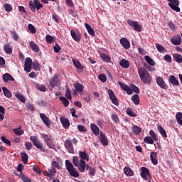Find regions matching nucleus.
Here are the masks:
<instances>
[{"mask_svg": "<svg viewBox=\"0 0 182 182\" xmlns=\"http://www.w3.org/2000/svg\"><path fill=\"white\" fill-rule=\"evenodd\" d=\"M138 74L142 83L151 85L152 82V77L149 73L144 68L138 69Z\"/></svg>", "mask_w": 182, "mask_h": 182, "instance_id": "obj_1", "label": "nucleus"}, {"mask_svg": "<svg viewBox=\"0 0 182 182\" xmlns=\"http://www.w3.org/2000/svg\"><path fill=\"white\" fill-rule=\"evenodd\" d=\"M30 141H32L33 146H35L38 149L41 150L42 152H48V150L44 147V144L42 142H41L38 136H31Z\"/></svg>", "mask_w": 182, "mask_h": 182, "instance_id": "obj_2", "label": "nucleus"}, {"mask_svg": "<svg viewBox=\"0 0 182 182\" xmlns=\"http://www.w3.org/2000/svg\"><path fill=\"white\" fill-rule=\"evenodd\" d=\"M65 166L66 169L69 172L70 175L74 178H78L79 177V173L78 171L74 168L73 165L69 160L65 161Z\"/></svg>", "mask_w": 182, "mask_h": 182, "instance_id": "obj_3", "label": "nucleus"}, {"mask_svg": "<svg viewBox=\"0 0 182 182\" xmlns=\"http://www.w3.org/2000/svg\"><path fill=\"white\" fill-rule=\"evenodd\" d=\"M42 139H43V141L46 146L51 149H55V144H53V141L51 139V136L48 134H42Z\"/></svg>", "mask_w": 182, "mask_h": 182, "instance_id": "obj_4", "label": "nucleus"}, {"mask_svg": "<svg viewBox=\"0 0 182 182\" xmlns=\"http://www.w3.org/2000/svg\"><path fill=\"white\" fill-rule=\"evenodd\" d=\"M128 25L136 32H141L143 27L141 24H139L137 21H133L132 20H127Z\"/></svg>", "mask_w": 182, "mask_h": 182, "instance_id": "obj_5", "label": "nucleus"}, {"mask_svg": "<svg viewBox=\"0 0 182 182\" xmlns=\"http://www.w3.org/2000/svg\"><path fill=\"white\" fill-rule=\"evenodd\" d=\"M29 7L32 11L35 12L36 8L37 10L43 9V4H41V1H39V0H33V1H31L29 2Z\"/></svg>", "mask_w": 182, "mask_h": 182, "instance_id": "obj_6", "label": "nucleus"}, {"mask_svg": "<svg viewBox=\"0 0 182 182\" xmlns=\"http://www.w3.org/2000/svg\"><path fill=\"white\" fill-rule=\"evenodd\" d=\"M168 2V6H170V8L176 11V12H180L181 9H180V1L179 0H167Z\"/></svg>", "mask_w": 182, "mask_h": 182, "instance_id": "obj_7", "label": "nucleus"}, {"mask_svg": "<svg viewBox=\"0 0 182 182\" xmlns=\"http://www.w3.org/2000/svg\"><path fill=\"white\" fill-rule=\"evenodd\" d=\"M140 176L146 181H148V178L151 177V173L148 168L142 166L141 168Z\"/></svg>", "mask_w": 182, "mask_h": 182, "instance_id": "obj_8", "label": "nucleus"}, {"mask_svg": "<svg viewBox=\"0 0 182 182\" xmlns=\"http://www.w3.org/2000/svg\"><path fill=\"white\" fill-rule=\"evenodd\" d=\"M99 141L101 142L102 146H108L109 144V140L106 135L103 133V132H100V136L98 137Z\"/></svg>", "mask_w": 182, "mask_h": 182, "instance_id": "obj_9", "label": "nucleus"}, {"mask_svg": "<svg viewBox=\"0 0 182 182\" xmlns=\"http://www.w3.org/2000/svg\"><path fill=\"white\" fill-rule=\"evenodd\" d=\"M156 84H158V86H159L163 90L168 89V85L166 84L163 77L161 76L156 77Z\"/></svg>", "mask_w": 182, "mask_h": 182, "instance_id": "obj_10", "label": "nucleus"}, {"mask_svg": "<svg viewBox=\"0 0 182 182\" xmlns=\"http://www.w3.org/2000/svg\"><path fill=\"white\" fill-rule=\"evenodd\" d=\"M118 85L121 87V88L127 92V95H133V90L128 86L127 84H124L121 81L118 82Z\"/></svg>", "mask_w": 182, "mask_h": 182, "instance_id": "obj_11", "label": "nucleus"}, {"mask_svg": "<svg viewBox=\"0 0 182 182\" xmlns=\"http://www.w3.org/2000/svg\"><path fill=\"white\" fill-rule=\"evenodd\" d=\"M40 118L41 119V120L43 121V122L46 127H50L52 122L50 118H48L45 114L41 113Z\"/></svg>", "mask_w": 182, "mask_h": 182, "instance_id": "obj_12", "label": "nucleus"}, {"mask_svg": "<svg viewBox=\"0 0 182 182\" xmlns=\"http://www.w3.org/2000/svg\"><path fill=\"white\" fill-rule=\"evenodd\" d=\"M108 96H109V99H111V101L113 104H114L115 105H119V101L116 97L114 92L111 89L108 90Z\"/></svg>", "mask_w": 182, "mask_h": 182, "instance_id": "obj_13", "label": "nucleus"}, {"mask_svg": "<svg viewBox=\"0 0 182 182\" xmlns=\"http://www.w3.org/2000/svg\"><path fill=\"white\" fill-rule=\"evenodd\" d=\"M32 64L33 63L31 58H27L25 61V71H26L27 73H30L31 71Z\"/></svg>", "mask_w": 182, "mask_h": 182, "instance_id": "obj_14", "label": "nucleus"}, {"mask_svg": "<svg viewBox=\"0 0 182 182\" xmlns=\"http://www.w3.org/2000/svg\"><path fill=\"white\" fill-rule=\"evenodd\" d=\"M60 122H61V124H63V127H64V129H68L70 126V123L69 119H68V118L65 117H61L60 118Z\"/></svg>", "mask_w": 182, "mask_h": 182, "instance_id": "obj_15", "label": "nucleus"}, {"mask_svg": "<svg viewBox=\"0 0 182 182\" xmlns=\"http://www.w3.org/2000/svg\"><path fill=\"white\" fill-rule=\"evenodd\" d=\"M2 79L5 82H8L9 81H12V82L15 81V78L11 74H9V73H6L5 74H3Z\"/></svg>", "mask_w": 182, "mask_h": 182, "instance_id": "obj_16", "label": "nucleus"}, {"mask_svg": "<svg viewBox=\"0 0 182 182\" xmlns=\"http://www.w3.org/2000/svg\"><path fill=\"white\" fill-rule=\"evenodd\" d=\"M171 41L173 46H180L181 44V36L178 35L176 37H173Z\"/></svg>", "mask_w": 182, "mask_h": 182, "instance_id": "obj_17", "label": "nucleus"}, {"mask_svg": "<svg viewBox=\"0 0 182 182\" xmlns=\"http://www.w3.org/2000/svg\"><path fill=\"white\" fill-rule=\"evenodd\" d=\"M64 146L69 150L70 153L73 151L74 147L73 142L70 139H67L65 142H64Z\"/></svg>", "mask_w": 182, "mask_h": 182, "instance_id": "obj_18", "label": "nucleus"}, {"mask_svg": "<svg viewBox=\"0 0 182 182\" xmlns=\"http://www.w3.org/2000/svg\"><path fill=\"white\" fill-rule=\"evenodd\" d=\"M150 159L154 166H156L158 164V156H157V153L156 152H151L150 154Z\"/></svg>", "mask_w": 182, "mask_h": 182, "instance_id": "obj_19", "label": "nucleus"}, {"mask_svg": "<svg viewBox=\"0 0 182 182\" xmlns=\"http://www.w3.org/2000/svg\"><path fill=\"white\" fill-rule=\"evenodd\" d=\"M50 87L54 88L58 85V78L57 75H54L49 81Z\"/></svg>", "mask_w": 182, "mask_h": 182, "instance_id": "obj_20", "label": "nucleus"}, {"mask_svg": "<svg viewBox=\"0 0 182 182\" xmlns=\"http://www.w3.org/2000/svg\"><path fill=\"white\" fill-rule=\"evenodd\" d=\"M120 44L124 49H129L130 48V43L127 38H122L120 39Z\"/></svg>", "mask_w": 182, "mask_h": 182, "instance_id": "obj_21", "label": "nucleus"}, {"mask_svg": "<svg viewBox=\"0 0 182 182\" xmlns=\"http://www.w3.org/2000/svg\"><path fill=\"white\" fill-rule=\"evenodd\" d=\"M91 130L92 132L95 135V136H99L100 135V128L98 127L97 125H96L94 123H92L90 124Z\"/></svg>", "mask_w": 182, "mask_h": 182, "instance_id": "obj_22", "label": "nucleus"}, {"mask_svg": "<svg viewBox=\"0 0 182 182\" xmlns=\"http://www.w3.org/2000/svg\"><path fill=\"white\" fill-rule=\"evenodd\" d=\"M79 156L80 159H82L81 160H86L87 161H90V156L89 154H87L86 151H79Z\"/></svg>", "mask_w": 182, "mask_h": 182, "instance_id": "obj_23", "label": "nucleus"}, {"mask_svg": "<svg viewBox=\"0 0 182 182\" xmlns=\"http://www.w3.org/2000/svg\"><path fill=\"white\" fill-rule=\"evenodd\" d=\"M71 36L73 39L76 42H80L81 39V35L80 33H76L73 30L70 31Z\"/></svg>", "mask_w": 182, "mask_h": 182, "instance_id": "obj_24", "label": "nucleus"}, {"mask_svg": "<svg viewBox=\"0 0 182 182\" xmlns=\"http://www.w3.org/2000/svg\"><path fill=\"white\" fill-rule=\"evenodd\" d=\"M79 169V171L81 173H84L86 170V162H85L83 160H80V164H78V166H77Z\"/></svg>", "mask_w": 182, "mask_h": 182, "instance_id": "obj_25", "label": "nucleus"}, {"mask_svg": "<svg viewBox=\"0 0 182 182\" xmlns=\"http://www.w3.org/2000/svg\"><path fill=\"white\" fill-rule=\"evenodd\" d=\"M73 63L75 65V67L80 71L82 72L84 70V67L81 65L79 60H73Z\"/></svg>", "mask_w": 182, "mask_h": 182, "instance_id": "obj_26", "label": "nucleus"}, {"mask_svg": "<svg viewBox=\"0 0 182 182\" xmlns=\"http://www.w3.org/2000/svg\"><path fill=\"white\" fill-rule=\"evenodd\" d=\"M169 82L173 86L178 87L180 85V82H178V80L176 79V76L174 75H170Z\"/></svg>", "mask_w": 182, "mask_h": 182, "instance_id": "obj_27", "label": "nucleus"}, {"mask_svg": "<svg viewBox=\"0 0 182 182\" xmlns=\"http://www.w3.org/2000/svg\"><path fill=\"white\" fill-rule=\"evenodd\" d=\"M132 132L135 135H139L142 132V128L138 125H134L132 127Z\"/></svg>", "mask_w": 182, "mask_h": 182, "instance_id": "obj_28", "label": "nucleus"}, {"mask_svg": "<svg viewBox=\"0 0 182 182\" xmlns=\"http://www.w3.org/2000/svg\"><path fill=\"white\" fill-rule=\"evenodd\" d=\"M56 173L55 168H51L48 171H45V176H47L49 178L54 177L55 174Z\"/></svg>", "mask_w": 182, "mask_h": 182, "instance_id": "obj_29", "label": "nucleus"}, {"mask_svg": "<svg viewBox=\"0 0 182 182\" xmlns=\"http://www.w3.org/2000/svg\"><path fill=\"white\" fill-rule=\"evenodd\" d=\"M85 28L88 32V33L92 36V37H95V30L92 28V27L91 26H90V24L87 23H85Z\"/></svg>", "mask_w": 182, "mask_h": 182, "instance_id": "obj_30", "label": "nucleus"}, {"mask_svg": "<svg viewBox=\"0 0 182 182\" xmlns=\"http://www.w3.org/2000/svg\"><path fill=\"white\" fill-rule=\"evenodd\" d=\"M124 172L128 177H131L134 175V172L131 169V168H129V166H125V168H124Z\"/></svg>", "mask_w": 182, "mask_h": 182, "instance_id": "obj_31", "label": "nucleus"}, {"mask_svg": "<svg viewBox=\"0 0 182 182\" xmlns=\"http://www.w3.org/2000/svg\"><path fill=\"white\" fill-rule=\"evenodd\" d=\"M158 132L161 134L163 138L167 139L168 135L166 134V130L163 128L162 126L158 125Z\"/></svg>", "mask_w": 182, "mask_h": 182, "instance_id": "obj_32", "label": "nucleus"}, {"mask_svg": "<svg viewBox=\"0 0 182 182\" xmlns=\"http://www.w3.org/2000/svg\"><path fill=\"white\" fill-rule=\"evenodd\" d=\"M4 50L7 54H11L13 52L12 46L9 43H6L4 46Z\"/></svg>", "mask_w": 182, "mask_h": 182, "instance_id": "obj_33", "label": "nucleus"}, {"mask_svg": "<svg viewBox=\"0 0 182 182\" xmlns=\"http://www.w3.org/2000/svg\"><path fill=\"white\" fill-rule=\"evenodd\" d=\"M2 91H3L4 96L6 97H8V99H10L11 97H12V94L7 87H2Z\"/></svg>", "mask_w": 182, "mask_h": 182, "instance_id": "obj_34", "label": "nucleus"}, {"mask_svg": "<svg viewBox=\"0 0 182 182\" xmlns=\"http://www.w3.org/2000/svg\"><path fill=\"white\" fill-rule=\"evenodd\" d=\"M132 100L134 105H139L140 104V97L138 94H135L132 96Z\"/></svg>", "mask_w": 182, "mask_h": 182, "instance_id": "obj_35", "label": "nucleus"}, {"mask_svg": "<svg viewBox=\"0 0 182 182\" xmlns=\"http://www.w3.org/2000/svg\"><path fill=\"white\" fill-rule=\"evenodd\" d=\"M29 46L33 52H39V50H41L38 44L35 43L33 41H31Z\"/></svg>", "mask_w": 182, "mask_h": 182, "instance_id": "obj_36", "label": "nucleus"}, {"mask_svg": "<svg viewBox=\"0 0 182 182\" xmlns=\"http://www.w3.org/2000/svg\"><path fill=\"white\" fill-rule=\"evenodd\" d=\"M13 132L17 136H22L24 134V131L21 129V126L18 128L13 129Z\"/></svg>", "mask_w": 182, "mask_h": 182, "instance_id": "obj_37", "label": "nucleus"}, {"mask_svg": "<svg viewBox=\"0 0 182 182\" xmlns=\"http://www.w3.org/2000/svg\"><path fill=\"white\" fill-rule=\"evenodd\" d=\"M144 59L149 65H151V66L156 65L155 61L151 57H149L148 55H145Z\"/></svg>", "mask_w": 182, "mask_h": 182, "instance_id": "obj_38", "label": "nucleus"}, {"mask_svg": "<svg viewBox=\"0 0 182 182\" xmlns=\"http://www.w3.org/2000/svg\"><path fill=\"white\" fill-rule=\"evenodd\" d=\"M144 142L146 144H154V139L150 136H146L144 138Z\"/></svg>", "mask_w": 182, "mask_h": 182, "instance_id": "obj_39", "label": "nucleus"}, {"mask_svg": "<svg viewBox=\"0 0 182 182\" xmlns=\"http://www.w3.org/2000/svg\"><path fill=\"white\" fill-rule=\"evenodd\" d=\"M120 66L124 69H127L129 67V63L128 60L122 59L119 63Z\"/></svg>", "mask_w": 182, "mask_h": 182, "instance_id": "obj_40", "label": "nucleus"}, {"mask_svg": "<svg viewBox=\"0 0 182 182\" xmlns=\"http://www.w3.org/2000/svg\"><path fill=\"white\" fill-rule=\"evenodd\" d=\"M35 87L40 92H46V87L43 85L36 83Z\"/></svg>", "mask_w": 182, "mask_h": 182, "instance_id": "obj_41", "label": "nucleus"}, {"mask_svg": "<svg viewBox=\"0 0 182 182\" xmlns=\"http://www.w3.org/2000/svg\"><path fill=\"white\" fill-rule=\"evenodd\" d=\"M149 134L150 137L151 139H153L154 141H159L158 136L153 129H151L149 131Z\"/></svg>", "mask_w": 182, "mask_h": 182, "instance_id": "obj_42", "label": "nucleus"}, {"mask_svg": "<svg viewBox=\"0 0 182 182\" xmlns=\"http://www.w3.org/2000/svg\"><path fill=\"white\" fill-rule=\"evenodd\" d=\"M173 58L174 60H176L178 63H182V56L181 55L178 53H173Z\"/></svg>", "mask_w": 182, "mask_h": 182, "instance_id": "obj_43", "label": "nucleus"}, {"mask_svg": "<svg viewBox=\"0 0 182 182\" xmlns=\"http://www.w3.org/2000/svg\"><path fill=\"white\" fill-rule=\"evenodd\" d=\"M176 119L178 125L182 126V113L178 112L176 114Z\"/></svg>", "mask_w": 182, "mask_h": 182, "instance_id": "obj_44", "label": "nucleus"}, {"mask_svg": "<svg viewBox=\"0 0 182 182\" xmlns=\"http://www.w3.org/2000/svg\"><path fill=\"white\" fill-rule=\"evenodd\" d=\"M33 68V70L36 71H39L41 70V65H39V63L37 60H34L31 65Z\"/></svg>", "mask_w": 182, "mask_h": 182, "instance_id": "obj_45", "label": "nucleus"}, {"mask_svg": "<svg viewBox=\"0 0 182 182\" xmlns=\"http://www.w3.org/2000/svg\"><path fill=\"white\" fill-rule=\"evenodd\" d=\"M19 178L23 181V182H31V179L27 177L25 174L23 173H21L19 175Z\"/></svg>", "mask_w": 182, "mask_h": 182, "instance_id": "obj_46", "label": "nucleus"}, {"mask_svg": "<svg viewBox=\"0 0 182 182\" xmlns=\"http://www.w3.org/2000/svg\"><path fill=\"white\" fill-rule=\"evenodd\" d=\"M100 57L102 59V60L107 63H109L111 61V58L109 55H106L105 53L100 54Z\"/></svg>", "mask_w": 182, "mask_h": 182, "instance_id": "obj_47", "label": "nucleus"}, {"mask_svg": "<svg viewBox=\"0 0 182 182\" xmlns=\"http://www.w3.org/2000/svg\"><path fill=\"white\" fill-rule=\"evenodd\" d=\"M74 87L77 92H82L83 91V86L79 82L75 84Z\"/></svg>", "mask_w": 182, "mask_h": 182, "instance_id": "obj_48", "label": "nucleus"}, {"mask_svg": "<svg viewBox=\"0 0 182 182\" xmlns=\"http://www.w3.org/2000/svg\"><path fill=\"white\" fill-rule=\"evenodd\" d=\"M21 156L22 160L25 164H26L28 161V156L25 152L21 154Z\"/></svg>", "mask_w": 182, "mask_h": 182, "instance_id": "obj_49", "label": "nucleus"}, {"mask_svg": "<svg viewBox=\"0 0 182 182\" xmlns=\"http://www.w3.org/2000/svg\"><path fill=\"white\" fill-rule=\"evenodd\" d=\"M127 114L129 116L132 117H137V114L133 112V109H131V108H127Z\"/></svg>", "mask_w": 182, "mask_h": 182, "instance_id": "obj_50", "label": "nucleus"}, {"mask_svg": "<svg viewBox=\"0 0 182 182\" xmlns=\"http://www.w3.org/2000/svg\"><path fill=\"white\" fill-rule=\"evenodd\" d=\"M131 90L132 91V92H134L136 94H139L140 93V89L139 88V87L136 86L134 84H132L131 85Z\"/></svg>", "mask_w": 182, "mask_h": 182, "instance_id": "obj_51", "label": "nucleus"}, {"mask_svg": "<svg viewBox=\"0 0 182 182\" xmlns=\"http://www.w3.org/2000/svg\"><path fill=\"white\" fill-rule=\"evenodd\" d=\"M59 100L63 102V104H64V107H68L69 105V101L65 97H59Z\"/></svg>", "mask_w": 182, "mask_h": 182, "instance_id": "obj_52", "label": "nucleus"}, {"mask_svg": "<svg viewBox=\"0 0 182 182\" xmlns=\"http://www.w3.org/2000/svg\"><path fill=\"white\" fill-rule=\"evenodd\" d=\"M46 41L48 44L53 43L54 41V37L50 35H46Z\"/></svg>", "mask_w": 182, "mask_h": 182, "instance_id": "obj_53", "label": "nucleus"}, {"mask_svg": "<svg viewBox=\"0 0 182 182\" xmlns=\"http://www.w3.org/2000/svg\"><path fill=\"white\" fill-rule=\"evenodd\" d=\"M11 38L14 40V41H18V35L16 33L15 31H11Z\"/></svg>", "mask_w": 182, "mask_h": 182, "instance_id": "obj_54", "label": "nucleus"}, {"mask_svg": "<svg viewBox=\"0 0 182 182\" xmlns=\"http://www.w3.org/2000/svg\"><path fill=\"white\" fill-rule=\"evenodd\" d=\"M16 97H17V99H19V100L24 103L26 102V98L23 95L19 94V93H16L15 95Z\"/></svg>", "mask_w": 182, "mask_h": 182, "instance_id": "obj_55", "label": "nucleus"}, {"mask_svg": "<svg viewBox=\"0 0 182 182\" xmlns=\"http://www.w3.org/2000/svg\"><path fill=\"white\" fill-rule=\"evenodd\" d=\"M98 79L102 82H107V76L105 74H99L98 75Z\"/></svg>", "mask_w": 182, "mask_h": 182, "instance_id": "obj_56", "label": "nucleus"}, {"mask_svg": "<svg viewBox=\"0 0 182 182\" xmlns=\"http://www.w3.org/2000/svg\"><path fill=\"white\" fill-rule=\"evenodd\" d=\"M4 9L6 12H11L13 10V6L9 4H5Z\"/></svg>", "mask_w": 182, "mask_h": 182, "instance_id": "obj_57", "label": "nucleus"}, {"mask_svg": "<svg viewBox=\"0 0 182 182\" xmlns=\"http://www.w3.org/2000/svg\"><path fill=\"white\" fill-rule=\"evenodd\" d=\"M77 129L79 132H82V133H86L87 132V129L86 127H85L83 125H77Z\"/></svg>", "mask_w": 182, "mask_h": 182, "instance_id": "obj_58", "label": "nucleus"}, {"mask_svg": "<svg viewBox=\"0 0 182 182\" xmlns=\"http://www.w3.org/2000/svg\"><path fill=\"white\" fill-rule=\"evenodd\" d=\"M156 49L158 50V52H160V53L166 52V49L164 48V47H163L160 44H156Z\"/></svg>", "mask_w": 182, "mask_h": 182, "instance_id": "obj_59", "label": "nucleus"}, {"mask_svg": "<svg viewBox=\"0 0 182 182\" xmlns=\"http://www.w3.org/2000/svg\"><path fill=\"white\" fill-rule=\"evenodd\" d=\"M73 163L75 167H78L80 164L79 159L77 156H74L73 159Z\"/></svg>", "mask_w": 182, "mask_h": 182, "instance_id": "obj_60", "label": "nucleus"}, {"mask_svg": "<svg viewBox=\"0 0 182 182\" xmlns=\"http://www.w3.org/2000/svg\"><path fill=\"white\" fill-rule=\"evenodd\" d=\"M28 29L33 34L36 33V29L35 28L34 26H33V24H28Z\"/></svg>", "mask_w": 182, "mask_h": 182, "instance_id": "obj_61", "label": "nucleus"}, {"mask_svg": "<svg viewBox=\"0 0 182 182\" xmlns=\"http://www.w3.org/2000/svg\"><path fill=\"white\" fill-rule=\"evenodd\" d=\"M65 96L68 99V100H72V97H71V91H70V88H67L66 89V94H65Z\"/></svg>", "mask_w": 182, "mask_h": 182, "instance_id": "obj_62", "label": "nucleus"}, {"mask_svg": "<svg viewBox=\"0 0 182 182\" xmlns=\"http://www.w3.org/2000/svg\"><path fill=\"white\" fill-rule=\"evenodd\" d=\"M111 119H112L115 123H119V117L116 114L111 115Z\"/></svg>", "mask_w": 182, "mask_h": 182, "instance_id": "obj_63", "label": "nucleus"}, {"mask_svg": "<svg viewBox=\"0 0 182 182\" xmlns=\"http://www.w3.org/2000/svg\"><path fill=\"white\" fill-rule=\"evenodd\" d=\"M25 146L28 151L33 148L32 144L31 142H25Z\"/></svg>", "mask_w": 182, "mask_h": 182, "instance_id": "obj_64", "label": "nucleus"}]
</instances>
